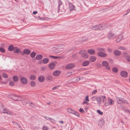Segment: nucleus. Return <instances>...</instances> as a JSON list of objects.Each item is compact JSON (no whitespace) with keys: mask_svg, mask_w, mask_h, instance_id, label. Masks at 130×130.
Here are the masks:
<instances>
[{"mask_svg":"<svg viewBox=\"0 0 130 130\" xmlns=\"http://www.w3.org/2000/svg\"><path fill=\"white\" fill-rule=\"evenodd\" d=\"M79 54L81 55V57L84 58H87L89 57L88 53H86V52L84 51H81L79 52Z\"/></svg>","mask_w":130,"mask_h":130,"instance_id":"nucleus-4","label":"nucleus"},{"mask_svg":"<svg viewBox=\"0 0 130 130\" xmlns=\"http://www.w3.org/2000/svg\"><path fill=\"white\" fill-rule=\"evenodd\" d=\"M49 56L50 58H57L59 57H58L55 56H51V55H50Z\"/></svg>","mask_w":130,"mask_h":130,"instance_id":"nucleus-61","label":"nucleus"},{"mask_svg":"<svg viewBox=\"0 0 130 130\" xmlns=\"http://www.w3.org/2000/svg\"><path fill=\"white\" fill-rule=\"evenodd\" d=\"M12 123L14 127L17 128H21V126L19 123L14 121H12Z\"/></svg>","mask_w":130,"mask_h":130,"instance_id":"nucleus-6","label":"nucleus"},{"mask_svg":"<svg viewBox=\"0 0 130 130\" xmlns=\"http://www.w3.org/2000/svg\"><path fill=\"white\" fill-rule=\"evenodd\" d=\"M97 50L98 51H100V52H106L104 48L99 47L97 48Z\"/></svg>","mask_w":130,"mask_h":130,"instance_id":"nucleus-27","label":"nucleus"},{"mask_svg":"<svg viewBox=\"0 0 130 130\" xmlns=\"http://www.w3.org/2000/svg\"><path fill=\"white\" fill-rule=\"evenodd\" d=\"M102 99L103 100L102 102H103L106 101V97L105 96H102Z\"/></svg>","mask_w":130,"mask_h":130,"instance_id":"nucleus-46","label":"nucleus"},{"mask_svg":"<svg viewBox=\"0 0 130 130\" xmlns=\"http://www.w3.org/2000/svg\"><path fill=\"white\" fill-rule=\"evenodd\" d=\"M13 97V100H14L17 101H22V100L20 96L19 97L18 96L14 95Z\"/></svg>","mask_w":130,"mask_h":130,"instance_id":"nucleus-9","label":"nucleus"},{"mask_svg":"<svg viewBox=\"0 0 130 130\" xmlns=\"http://www.w3.org/2000/svg\"><path fill=\"white\" fill-rule=\"evenodd\" d=\"M46 79L48 81H51L53 79L52 76L51 75H48L47 76Z\"/></svg>","mask_w":130,"mask_h":130,"instance_id":"nucleus-20","label":"nucleus"},{"mask_svg":"<svg viewBox=\"0 0 130 130\" xmlns=\"http://www.w3.org/2000/svg\"><path fill=\"white\" fill-rule=\"evenodd\" d=\"M85 100L87 102H89V96L88 95L85 98Z\"/></svg>","mask_w":130,"mask_h":130,"instance_id":"nucleus-55","label":"nucleus"},{"mask_svg":"<svg viewBox=\"0 0 130 130\" xmlns=\"http://www.w3.org/2000/svg\"><path fill=\"white\" fill-rule=\"evenodd\" d=\"M59 86H57L54 87L52 88V90H54V89H57L58 87H59Z\"/></svg>","mask_w":130,"mask_h":130,"instance_id":"nucleus-57","label":"nucleus"},{"mask_svg":"<svg viewBox=\"0 0 130 130\" xmlns=\"http://www.w3.org/2000/svg\"><path fill=\"white\" fill-rule=\"evenodd\" d=\"M0 51L1 52L4 53L5 52V50L3 47H0Z\"/></svg>","mask_w":130,"mask_h":130,"instance_id":"nucleus-45","label":"nucleus"},{"mask_svg":"<svg viewBox=\"0 0 130 130\" xmlns=\"http://www.w3.org/2000/svg\"><path fill=\"white\" fill-rule=\"evenodd\" d=\"M9 85L11 86H13L14 85V83L13 82L10 81L9 84Z\"/></svg>","mask_w":130,"mask_h":130,"instance_id":"nucleus-47","label":"nucleus"},{"mask_svg":"<svg viewBox=\"0 0 130 130\" xmlns=\"http://www.w3.org/2000/svg\"><path fill=\"white\" fill-rule=\"evenodd\" d=\"M69 7L68 8L70 11L71 12L73 10H76L75 7L71 3L69 2L68 3Z\"/></svg>","mask_w":130,"mask_h":130,"instance_id":"nucleus-5","label":"nucleus"},{"mask_svg":"<svg viewBox=\"0 0 130 130\" xmlns=\"http://www.w3.org/2000/svg\"><path fill=\"white\" fill-rule=\"evenodd\" d=\"M104 105H105V106H108L109 105H110L109 104V103L108 101V102H106L105 103Z\"/></svg>","mask_w":130,"mask_h":130,"instance_id":"nucleus-62","label":"nucleus"},{"mask_svg":"<svg viewBox=\"0 0 130 130\" xmlns=\"http://www.w3.org/2000/svg\"><path fill=\"white\" fill-rule=\"evenodd\" d=\"M14 47L13 45H10L8 46V49L10 51H13Z\"/></svg>","mask_w":130,"mask_h":130,"instance_id":"nucleus-34","label":"nucleus"},{"mask_svg":"<svg viewBox=\"0 0 130 130\" xmlns=\"http://www.w3.org/2000/svg\"><path fill=\"white\" fill-rule=\"evenodd\" d=\"M30 51L28 49H26L24 50V54L27 55L29 54L30 53Z\"/></svg>","mask_w":130,"mask_h":130,"instance_id":"nucleus-28","label":"nucleus"},{"mask_svg":"<svg viewBox=\"0 0 130 130\" xmlns=\"http://www.w3.org/2000/svg\"><path fill=\"white\" fill-rule=\"evenodd\" d=\"M29 106L32 107L34 108H36V105L34 103H32V102L29 103Z\"/></svg>","mask_w":130,"mask_h":130,"instance_id":"nucleus-35","label":"nucleus"},{"mask_svg":"<svg viewBox=\"0 0 130 130\" xmlns=\"http://www.w3.org/2000/svg\"><path fill=\"white\" fill-rule=\"evenodd\" d=\"M49 59L48 58H45L42 60V62L44 64H46L49 62Z\"/></svg>","mask_w":130,"mask_h":130,"instance_id":"nucleus-30","label":"nucleus"},{"mask_svg":"<svg viewBox=\"0 0 130 130\" xmlns=\"http://www.w3.org/2000/svg\"><path fill=\"white\" fill-rule=\"evenodd\" d=\"M1 113H7L10 115H12L13 113L10 110L7 108H4L2 107L0 109Z\"/></svg>","mask_w":130,"mask_h":130,"instance_id":"nucleus-1","label":"nucleus"},{"mask_svg":"<svg viewBox=\"0 0 130 130\" xmlns=\"http://www.w3.org/2000/svg\"><path fill=\"white\" fill-rule=\"evenodd\" d=\"M96 100L98 104L100 105L101 104V99L100 97L97 96Z\"/></svg>","mask_w":130,"mask_h":130,"instance_id":"nucleus-26","label":"nucleus"},{"mask_svg":"<svg viewBox=\"0 0 130 130\" xmlns=\"http://www.w3.org/2000/svg\"><path fill=\"white\" fill-rule=\"evenodd\" d=\"M20 80L22 83L24 84H26L27 82V79L25 77H21Z\"/></svg>","mask_w":130,"mask_h":130,"instance_id":"nucleus-8","label":"nucleus"},{"mask_svg":"<svg viewBox=\"0 0 130 130\" xmlns=\"http://www.w3.org/2000/svg\"><path fill=\"white\" fill-rule=\"evenodd\" d=\"M44 117L45 119H46V120H48L50 121V120L51 118L49 117H48L46 116H45Z\"/></svg>","mask_w":130,"mask_h":130,"instance_id":"nucleus-52","label":"nucleus"},{"mask_svg":"<svg viewBox=\"0 0 130 130\" xmlns=\"http://www.w3.org/2000/svg\"><path fill=\"white\" fill-rule=\"evenodd\" d=\"M57 63V62L56 61H54L51 64H49V67L50 69H52L54 68L56 64Z\"/></svg>","mask_w":130,"mask_h":130,"instance_id":"nucleus-11","label":"nucleus"},{"mask_svg":"<svg viewBox=\"0 0 130 130\" xmlns=\"http://www.w3.org/2000/svg\"><path fill=\"white\" fill-rule=\"evenodd\" d=\"M43 57L42 55L40 54L37 55L36 57V59L38 60H41L42 59Z\"/></svg>","mask_w":130,"mask_h":130,"instance_id":"nucleus-24","label":"nucleus"},{"mask_svg":"<svg viewBox=\"0 0 130 130\" xmlns=\"http://www.w3.org/2000/svg\"><path fill=\"white\" fill-rule=\"evenodd\" d=\"M124 110L127 112L130 113V110L127 109L126 108H124Z\"/></svg>","mask_w":130,"mask_h":130,"instance_id":"nucleus-50","label":"nucleus"},{"mask_svg":"<svg viewBox=\"0 0 130 130\" xmlns=\"http://www.w3.org/2000/svg\"><path fill=\"white\" fill-rule=\"evenodd\" d=\"M14 96V95H9L8 96V97L9 98L13 100V96Z\"/></svg>","mask_w":130,"mask_h":130,"instance_id":"nucleus-64","label":"nucleus"},{"mask_svg":"<svg viewBox=\"0 0 130 130\" xmlns=\"http://www.w3.org/2000/svg\"><path fill=\"white\" fill-rule=\"evenodd\" d=\"M123 99V98H117L116 99L118 103L120 104L121 103Z\"/></svg>","mask_w":130,"mask_h":130,"instance_id":"nucleus-25","label":"nucleus"},{"mask_svg":"<svg viewBox=\"0 0 130 130\" xmlns=\"http://www.w3.org/2000/svg\"><path fill=\"white\" fill-rule=\"evenodd\" d=\"M97 97V96H95L93 97L91 99L92 101H95L96 100Z\"/></svg>","mask_w":130,"mask_h":130,"instance_id":"nucleus-51","label":"nucleus"},{"mask_svg":"<svg viewBox=\"0 0 130 130\" xmlns=\"http://www.w3.org/2000/svg\"><path fill=\"white\" fill-rule=\"evenodd\" d=\"M112 71L114 72L117 73L118 72V69L117 68L114 67L112 68Z\"/></svg>","mask_w":130,"mask_h":130,"instance_id":"nucleus-38","label":"nucleus"},{"mask_svg":"<svg viewBox=\"0 0 130 130\" xmlns=\"http://www.w3.org/2000/svg\"><path fill=\"white\" fill-rule=\"evenodd\" d=\"M121 75L124 77H126L127 76V73L125 71H122L120 73Z\"/></svg>","mask_w":130,"mask_h":130,"instance_id":"nucleus-13","label":"nucleus"},{"mask_svg":"<svg viewBox=\"0 0 130 130\" xmlns=\"http://www.w3.org/2000/svg\"><path fill=\"white\" fill-rule=\"evenodd\" d=\"M96 59V57L94 56H91L89 57V61L91 62L94 61Z\"/></svg>","mask_w":130,"mask_h":130,"instance_id":"nucleus-16","label":"nucleus"},{"mask_svg":"<svg viewBox=\"0 0 130 130\" xmlns=\"http://www.w3.org/2000/svg\"><path fill=\"white\" fill-rule=\"evenodd\" d=\"M43 130H48V128L46 126H43Z\"/></svg>","mask_w":130,"mask_h":130,"instance_id":"nucleus-58","label":"nucleus"},{"mask_svg":"<svg viewBox=\"0 0 130 130\" xmlns=\"http://www.w3.org/2000/svg\"><path fill=\"white\" fill-rule=\"evenodd\" d=\"M77 79L76 81H75L76 82H77L79 81V80H82L83 79V77H80L77 78H74L73 79V80H75Z\"/></svg>","mask_w":130,"mask_h":130,"instance_id":"nucleus-36","label":"nucleus"},{"mask_svg":"<svg viewBox=\"0 0 130 130\" xmlns=\"http://www.w3.org/2000/svg\"><path fill=\"white\" fill-rule=\"evenodd\" d=\"M115 37L114 35L111 31H110L109 32L108 37L109 39H112L114 38Z\"/></svg>","mask_w":130,"mask_h":130,"instance_id":"nucleus-12","label":"nucleus"},{"mask_svg":"<svg viewBox=\"0 0 130 130\" xmlns=\"http://www.w3.org/2000/svg\"><path fill=\"white\" fill-rule=\"evenodd\" d=\"M13 52L16 53H18L19 52V48L16 47H15L14 48L13 50Z\"/></svg>","mask_w":130,"mask_h":130,"instance_id":"nucleus-31","label":"nucleus"},{"mask_svg":"<svg viewBox=\"0 0 130 130\" xmlns=\"http://www.w3.org/2000/svg\"><path fill=\"white\" fill-rule=\"evenodd\" d=\"M45 80V77L43 76H41L38 77V80L40 82H42Z\"/></svg>","mask_w":130,"mask_h":130,"instance_id":"nucleus-18","label":"nucleus"},{"mask_svg":"<svg viewBox=\"0 0 130 130\" xmlns=\"http://www.w3.org/2000/svg\"><path fill=\"white\" fill-rule=\"evenodd\" d=\"M118 38H117L116 40V41L118 42H119L121 40L122 38V36H121V35H118Z\"/></svg>","mask_w":130,"mask_h":130,"instance_id":"nucleus-32","label":"nucleus"},{"mask_svg":"<svg viewBox=\"0 0 130 130\" xmlns=\"http://www.w3.org/2000/svg\"><path fill=\"white\" fill-rule=\"evenodd\" d=\"M108 102L110 105H113L114 103V102L113 100L110 98L108 99Z\"/></svg>","mask_w":130,"mask_h":130,"instance_id":"nucleus-22","label":"nucleus"},{"mask_svg":"<svg viewBox=\"0 0 130 130\" xmlns=\"http://www.w3.org/2000/svg\"><path fill=\"white\" fill-rule=\"evenodd\" d=\"M113 53L115 55L117 56H119L121 54L120 51L117 50H115Z\"/></svg>","mask_w":130,"mask_h":130,"instance_id":"nucleus-17","label":"nucleus"},{"mask_svg":"<svg viewBox=\"0 0 130 130\" xmlns=\"http://www.w3.org/2000/svg\"><path fill=\"white\" fill-rule=\"evenodd\" d=\"M67 111L69 113L74 114L78 117H79V114L78 112H76L74 110H73L70 108H68L67 109Z\"/></svg>","mask_w":130,"mask_h":130,"instance_id":"nucleus-2","label":"nucleus"},{"mask_svg":"<svg viewBox=\"0 0 130 130\" xmlns=\"http://www.w3.org/2000/svg\"><path fill=\"white\" fill-rule=\"evenodd\" d=\"M36 53L34 52H32L30 54V56L32 57V58H34L35 56H36Z\"/></svg>","mask_w":130,"mask_h":130,"instance_id":"nucleus-37","label":"nucleus"},{"mask_svg":"<svg viewBox=\"0 0 130 130\" xmlns=\"http://www.w3.org/2000/svg\"><path fill=\"white\" fill-rule=\"evenodd\" d=\"M123 56L124 57L126 58L127 56H128V54L127 52H125L123 53Z\"/></svg>","mask_w":130,"mask_h":130,"instance_id":"nucleus-43","label":"nucleus"},{"mask_svg":"<svg viewBox=\"0 0 130 130\" xmlns=\"http://www.w3.org/2000/svg\"><path fill=\"white\" fill-rule=\"evenodd\" d=\"M103 52H99L97 54L98 56L100 57L103 58L107 56V54Z\"/></svg>","mask_w":130,"mask_h":130,"instance_id":"nucleus-7","label":"nucleus"},{"mask_svg":"<svg viewBox=\"0 0 130 130\" xmlns=\"http://www.w3.org/2000/svg\"><path fill=\"white\" fill-rule=\"evenodd\" d=\"M122 103H126L127 104H128V102L126 100H124L123 99L122 102Z\"/></svg>","mask_w":130,"mask_h":130,"instance_id":"nucleus-44","label":"nucleus"},{"mask_svg":"<svg viewBox=\"0 0 130 130\" xmlns=\"http://www.w3.org/2000/svg\"><path fill=\"white\" fill-rule=\"evenodd\" d=\"M77 57V56L76 54H74L72 56V57L73 58H76Z\"/></svg>","mask_w":130,"mask_h":130,"instance_id":"nucleus-54","label":"nucleus"},{"mask_svg":"<svg viewBox=\"0 0 130 130\" xmlns=\"http://www.w3.org/2000/svg\"><path fill=\"white\" fill-rule=\"evenodd\" d=\"M104 121L103 119L101 120L98 122V125L100 126H102L104 124Z\"/></svg>","mask_w":130,"mask_h":130,"instance_id":"nucleus-23","label":"nucleus"},{"mask_svg":"<svg viewBox=\"0 0 130 130\" xmlns=\"http://www.w3.org/2000/svg\"><path fill=\"white\" fill-rule=\"evenodd\" d=\"M126 60L128 62H130V55H128L126 58Z\"/></svg>","mask_w":130,"mask_h":130,"instance_id":"nucleus-42","label":"nucleus"},{"mask_svg":"<svg viewBox=\"0 0 130 130\" xmlns=\"http://www.w3.org/2000/svg\"><path fill=\"white\" fill-rule=\"evenodd\" d=\"M60 72L59 70H56L53 72V75L55 76H58L60 74Z\"/></svg>","mask_w":130,"mask_h":130,"instance_id":"nucleus-14","label":"nucleus"},{"mask_svg":"<svg viewBox=\"0 0 130 130\" xmlns=\"http://www.w3.org/2000/svg\"><path fill=\"white\" fill-rule=\"evenodd\" d=\"M97 91L96 90H94L93 92L92 93V94H95L97 92Z\"/></svg>","mask_w":130,"mask_h":130,"instance_id":"nucleus-60","label":"nucleus"},{"mask_svg":"<svg viewBox=\"0 0 130 130\" xmlns=\"http://www.w3.org/2000/svg\"><path fill=\"white\" fill-rule=\"evenodd\" d=\"M105 28V27L103 25H98L93 26L92 27V29L93 30H102Z\"/></svg>","mask_w":130,"mask_h":130,"instance_id":"nucleus-3","label":"nucleus"},{"mask_svg":"<svg viewBox=\"0 0 130 130\" xmlns=\"http://www.w3.org/2000/svg\"><path fill=\"white\" fill-rule=\"evenodd\" d=\"M79 111L80 112L82 113H84L85 112V111L84 109L82 108H80L79 109Z\"/></svg>","mask_w":130,"mask_h":130,"instance_id":"nucleus-48","label":"nucleus"},{"mask_svg":"<svg viewBox=\"0 0 130 130\" xmlns=\"http://www.w3.org/2000/svg\"><path fill=\"white\" fill-rule=\"evenodd\" d=\"M50 121L53 123H55L56 122V121L54 120L53 119L51 118L50 120Z\"/></svg>","mask_w":130,"mask_h":130,"instance_id":"nucleus-63","label":"nucleus"},{"mask_svg":"<svg viewBox=\"0 0 130 130\" xmlns=\"http://www.w3.org/2000/svg\"><path fill=\"white\" fill-rule=\"evenodd\" d=\"M87 51L89 54L91 55H93L95 53V51L94 50L92 49H89L87 50Z\"/></svg>","mask_w":130,"mask_h":130,"instance_id":"nucleus-15","label":"nucleus"},{"mask_svg":"<svg viewBox=\"0 0 130 130\" xmlns=\"http://www.w3.org/2000/svg\"><path fill=\"white\" fill-rule=\"evenodd\" d=\"M2 76L4 78H7L8 77L7 75L5 73H3L2 74Z\"/></svg>","mask_w":130,"mask_h":130,"instance_id":"nucleus-40","label":"nucleus"},{"mask_svg":"<svg viewBox=\"0 0 130 130\" xmlns=\"http://www.w3.org/2000/svg\"><path fill=\"white\" fill-rule=\"evenodd\" d=\"M89 64V62L88 61L84 62L82 63V65L83 66H86L88 65Z\"/></svg>","mask_w":130,"mask_h":130,"instance_id":"nucleus-29","label":"nucleus"},{"mask_svg":"<svg viewBox=\"0 0 130 130\" xmlns=\"http://www.w3.org/2000/svg\"><path fill=\"white\" fill-rule=\"evenodd\" d=\"M58 3H59V5L58 7V10H57V12L58 13H59L60 11V6L62 4V2H61V1L60 0H59L58 1Z\"/></svg>","mask_w":130,"mask_h":130,"instance_id":"nucleus-19","label":"nucleus"},{"mask_svg":"<svg viewBox=\"0 0 130 130\" xmlns=\"http://www.w3.org/2000/svg\"><path fill=\"white\" fill-rule=\"evenodd\" d=\"M30 85L31 87H34L35 86V83L34 81H32L30 82Z\"/></svg>","mask_w":130,"mask_h":130,"instance_id":"nucleus-39","label":"nucleus"},{"mask_svg":"<svg viewBox=\"0 0 130 130\" xmlns=\"http://www.w3.org/2000/svg\"><path fill=\"white\" fill-rule=\"evenodd\" d=\"M108 64L109 63L108 62L106 61H103L102 63V66L105 67H108Z\"/></svg>","mask_w":130,"mask_h":130,"instance_id":"nucleus-21","label":"nucleus"},{"mask_svg":"<svg viewBox=\"0 0 130 130\" xmlns=\"http://www.w3.org/2000/svg\"><path fill=\"white\" fill-rule=\"evenodd\" d=\"M74 66V64L73 63H70L67 64L66 67V69H69L73 68Z\"/></svg>","mask_w":130,"mask_h":130,"instance_id":"nucleus-10","label":"nucleus"},{"mask_svg":"<svg viewBox=\"0 0 130 130\" xmlns=\"http://www.w3.org/2000/svg\"><path fill=\"white\" fill-rule=\"evenodd\" d=\"M97 112L99 114L101 115H102L103 113V112L101 111L100 110H97Z\"/></svg>","mask_w":130,"mask_h":130,"instance_id":"nucleus-49","label":"nucleus"},{"mask_svg":"<svg viewBox=\"0 0 130 130\" xmlns=\"http://www.w3.org/2000/svg\"><path fill=\"white\" fill-rule=\"evenodd\" d=\"M46 69V67L45 66H43L41 68V70L42 71H43L44 70Z\"/></svg>","mask_w":130,"mask_h":130,"instance_id":"nucleus-59","label":"nucleus"},{"mask_svg":"<svg viewBox=\"0 0 130 130\" xmlns=\"http://www.w3.org/2000/svg\"><path fill=\"white\" fill-rule=\"evenodd\" d=\"M71 73L70 72H68L66 74V76L67 77H69L71 76Z\"/></svg>","mask_w":130,"mask_h":130,"instance_id":"nucleus-53","label":"nucleus"},{"mask_svg":"<svg viewBox=\"0 0 130 130\" xmlns=\"http://www.w3.org/2000/svg\"><path fill=\"white\" fill-rule=\"evenodd\" d=\"M36 78V76L35 75H31L30 78L31 80H34Z\"/></svg>","mask_w":130,"mask_h":130,"instance_id":"nucleus-41","label":"nucleus"},{"mask_svg":"<svg viewBox=\"0 0 130 130\" xmlns=\"http://www.w3.org/2000/svg\"><path fill=\"white\" fill-rule=\"evenodd\" d=\"M118 49L120 50H125V48L124 47H118Z\"/></svg>","mask_w":130,"mask_h":130,"instance_id":"nucleus-56","label":"nucleus"},{"mask_svg":"<svg viewBox=\"0 0 130 130\" xmlns=\"http://www.w3.org/2000/svg\"><path fill=\"white\" fill-rule=\"evenodd\" d=\"M13 79L14 82H17L18 80V77L16 76H14L13 77Z\"/></svg>","mask_w":130,"mask_h":130,"instance_id":"nucleus-33","label":"nucleus"}]
</instances>
